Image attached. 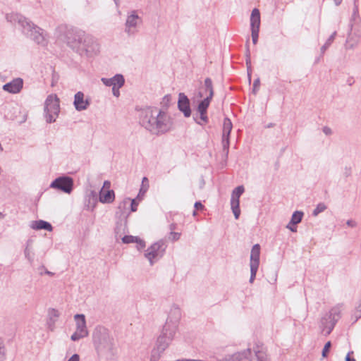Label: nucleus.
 Instances as JSON below:
<instances>
[{"label":"nucleus","mask_w":361,"mask_h":361,"mask_svg":"<svg viewBox=\"0 0 361 361\" xmlns=\"http://www.w3.org/2000/svg\"><path fill=\"white\" fill-rule=\"evenodd\" d=\"M61 39L80 55L85 54L92 56L99 51V44L97 40L92 35L76 27H66Z\"/></svg>","instance_id":"1"},{"label":"nucleus","mask_w":361,"mask_h":361,"mask_svg":"<svg viewBox=\"0 0 361 361\" xmlns=\"http://www.w3.org/2000/svg\"><path fill=\"white\" fill-rule=\"evenodd\" d=\"M180 315V310L178 307L171 309L166 323L151 351L150 361H159L164 352L172 343L178 330Z\"/></svg>","instance_id":"2"},{"label":"nucleus","mask_w":361,"mask_h":361,"mask_svg":"<svg viewBox=\"0 0 361 361\" xmlns=\"http://www.w3.org/2000/svg\"><path fill=\"white\" fill-rule=\"evenodd\" d=\"M140 122L152 135H161L170 131L173 128L171 117L157 107L149 106L142 110Z\"/></svg>","instance_id":"3"},{"label":"nucleus","mask_w":361,"mask_h":361,"mask_svg":"<svg viewBox=\"0 0 361 361\" xmlns=\"http://www.w3.org/2000/svg\"><path fill=\"white\" fill-rule=\"evenodd\" d=\"M6 19L13 25L18 24L22 33L38 44H44V31L34 24L28 18L18 13H11L6 15Z\"/></svg>","instance_id":"4"},{"label":"nucleus","mask_w":361,"mask_h":361,"mask_svg":"<svg viewBox=\"0 0 361 361\" xmlns=\"http://www.w3.org/2000/svg\"><path fill=\"white\" fill-rule=\"evenodd\" d=\"M93 343L98 354L111 353L114 339L109 330L104 326H97L92 335Z\"/></svg>","instance_id":"5"},{"label":"nucleus","mask_w":361,"mask_h":361,"mask_svg":"<svg viewBox=\"0 0 361 361\" xmlns=\"http://www.w3.org/2000/svg\"><path fill=\"white\" fill-rule=\"evenodd\" d=\"M44 116L49 123H54L60 112L59 99L56 95H49L44 102Z\"/></svg>","instance_id":"6"},{"label":"nucleus","mask_w":361,"mask_h":361,"mask_svg":"<svg viewBox=\"0 0 361 361\" xmlns=\"http://www.w3.org/2000/svg\"><path fill=\"white\" fill-rule=\"evenodd\" d=\"M340 312L336 308H333L329 314L324 316L321 319L320 328L325 336L329 335L333 331L338 319L340 317Z\"/></svg>","instance_id":"7"},{"label":"nucleus","mask_w":361,"mask_h":361,"mask_svg":"<svg viewBox=\"0 0 361 361\" xmlns=\"http://www.w3.org/2000/svg\"><path fill=\"white\" fill-rule=\"evenodd\" d=\"M260 245L255 244L252 246L250 257V277L249 282L252 283L255 279L256 274L259 266V257H260Z\"/></svg>","instance_id":"8"},{"label":"nucleus","mask_w":361,"mask_h":361,"mask_svg":"<svg viewBox=\"0 0 361 361\" xmlns=\"http://www.w3.org/2000/svg\"><path fill=\"white\" fill-rule=\"evenodd\" d=\"M73 179L68 176L56 178L50 185V188L70 194L73 189Z\"/></svg>","instance_id":"9"},{"label":"nucleus","mask_w":361,"mask_h":361,"mask_svg":"<svg viewBox=\"0 0 361 361\" xmlns=\"http://www.w3.org/2000/svg\"><path fill=\"white\" fill-rule=\"evenodd\" d=\"M166 245L163 240H160L152 244L145 251V256L153 264V259L156 257H161L166 250Z\"/></svg>","instance_id":"10"},{"label":"nucleus","mask_w":361,"mask_h":361,"mask_svg":"<svg viewBox=\"0 0 361 361\" xmlns=\"http://www.w3.org/2000/svg\"><path fill=\"white\" fill-rule=\"evenodd\" d=\"M244 191V186L239 185L233 190L231 194V207L235 219H238L240 214V197L243 195Z\"/></svg>","instance_id":"11"},{"label":"nucleus","mask_w":361,"mask_h":361,"mask_svg":"<svg viewBox=\"0 0 361 361\" xmlns=\"http://www.w3.org/2000/svg\"><path fill=\"white\" fill-rule=\"evenodd\" d=\"M250 26L252 43L256 44L258 42L260 26V13L257 8H254L252 11L250 16Z\"/></svg>","instance_id":"12"},{"label":"nucleus","mask_w":361,"mask_h":361,"mask_svg":"<svg viewBox=\"0 0 361 361\" xmlns=\"http://www.w3.org/2000/svg\"><path fill=\"white\" fill-rule=\"evenodd\" d=\"M141 23V18L137 16L135 11H133L131 14L127 16L125 23V32L128 36L135 35L137 32L136 27Z\"/></svg>","instance_id":"13"},{"label":"nucleus","mask_w":361,"mask_h":361,"mask_svg":"<svg viewBox=\"0 0 361 361\" xmlns=\"http://www.w3.org/2000/svg\"><path fill=\"white\" fill-rule=\"evenodd\" d=\"M212 99L210 97H206L203 100H202L197 105V111L200 114V119L201 121H199L196 117H193L196 123L199 125L206 124L209 122V118L207 116V109L210 104Z\"/></svg>","instance_id":"14"},{"label":"nucleus","mask_w":361,"mask_h":361,"mask_svg":"<svg viewBox=\"0 0 361 361\" xmlns=\"http://www.w3.org/2000/svg\"><path fill=\"white\" fill-rule=\"evenodd\" d=\"M232 128L233 124L231 121L228 118L226 117L224 119L223 123L222 146L226 155H228L229 151V137Z\"/></svg>","instance_id":"15"},{"label":"nucleus","mask_w":361,"mask_h":361,"mask_svg":"<svg viewBox=\"0 0 361 361\" xmlns=\"http://www.w3.org/2000/svg\"><path fill=\"white\" fill-rule=\"evenodd\" d=\"M178 109L183 114L185 117L188 118L190 116L191 108L190 99L183 92L178 94Z\"/></svg>","instance_id":"16"},{"label":"nucleus","mask_w":361,"mask_h":361,"mask_svg":"<svg viewBox=\"0 0 361 361\" xmlns=\"http://www.w3.org/2000/svg\"><path fill=\"white\" fill-rule=\"evenodd\" d=\"M90 104V100L89 99H85V94L82 92L79 91L75 94L73 105L75 109L81 111L86 110Z\"/></svg>","instance_id":"17"},{"label":"nucleus","mask_w":361,"mask_h":361,"mask_svg":"<svg viewBox=\"0 0 361 361\" xmlns=\"http://www.w3.org/2000/svg\"><path fill=\"white\" fill-rule=\"evenodd\" d=\"M23 87V80L20 78H16L11 82L3 85V90L12 94H17L20 92Z\"/></svg>","instance_id":"18"},{"label":"nucleus","mask_w":361,"mask_h":361,"mask_svg":"<svg viewBox=\"0 0 361 361\" xmlns=\"http://www.w3.org/2000/svg\"><path fill=\"white\" fill-rule=\"evenodd\" d=\"M102 82L104 85L108 87H115L118 86V87H122L125 83V79L123 75L121 74H116L114 77L111 78H102Z\"/></svg>","instance_id":"19"},{"label":"nucleus","mask_w":361,"mask_h":361,"mask_svg":"<svg viewBox=\"0 0 361 361\" xmlns=\"http://www.w3.org/2000/svg\"><path fill=\"white\" fill-rule=\"evenodd\" d=\"M75 319H76V331L80 334L86 336L88 335V331L86 326L85 317L84 314H75Z\"/></svg>","instance_id":"20"},{"label":"nucleus","mask_w":361,"mask_h":361,"mask_svg":"<svg viewBox=\"0 0 361 361\" xmlns=\"http://www.w3.org/2000/svg\"><path fill=\"white\" fill-rule=\"evenodd\" d=\"M98 202V194L94 190H91L85 199V207L87 209L92 211Z\"/></svg>","instance_id":"21"},{"label":"nucleus","mask_w":361,"mask_h":361,"mask_svg":"<svg viewBox=\"0 0 361 361\" xmlns=\"http://www.w3.org/2000/svg\"><path fill=\"white\" fill-rule=\"evenodd\" d=\"M60 316L59 312L54 309L50 308L48 310V319H47V326L49 329L51 331L54 329L55 323L57 321L58 318Z\"/></svg>","instance_id":"22"},{"label":"nucleus","mask_w":361,"mask_h":361,"mask_svg":"<svg viewBox=\"0 0 361 361\" xmlns=\"http://www.w3.org/2000/svg\"><path fill=\"white\" fill-rule=\"evenodd\" d=\"M115 199V193L113 190H109L104 192L103 188L99 191V200L102 203H111Z\"/></svg>","instance_id":"23"},{"label":"nucleus","mask_w":361,"mask_h":361,"mask_svg":"<svg viewBox=\"0 0 361 361\" xmlns=\"http://www.w3.org/2000/svg\"><path fill=\"white\" fill-rule=\"evenodd\" d=\"M30 227L34 230H46L51 231L53 227L51 224L44 220L33 221L31 222Z\"/></svg>","instance_id":"24"},{"label":"nucleus","mask_w":361,"mask_h":361,"mask_svg":"<svg viewBox=\"0 0 361 361\" xmlns=\"http://www.w3.org/2000/svg\"><path fill=\"white\" fill-rule=\"evenodd\" d=\"M204 88L205 92H209V95L207 96V97H210V99H212L214 97V87L212 80L210 78H205L204 82Z\"/></svg>","instance_id":"25"},{"label":"nucleus","mask_w":361,"mask_h":361,"mask_svg":"<svg viewBox=\"0 0 361 361\" xmlns=\"http://www.w3.org/2000/svg\"><path fill=\"white\" fill-rule=\"evenodd\" d=\"M304 213L301 211H295L293 213L289 224L296 225L301 222Z\"/></svg>","instance_id":"26"},{"label":"nucleus","mask_w":361,"mask_h":361,"mask_svg":"<svg viewBox=\"0 0 361 361\" xmlns=\"http://www.w3.org/2000/svg\"><path fill=\"white\" fill-rule=\"evenodd\" d=\"M336 35V32L335 31L329 36V37L327 39L324 44L321 47L322 54H324L325 51L330 47V45L334 40Z\"/></svg>","instance_id":"27"},{"label":"nucleus","mask_w":361,"mask_h":361,"mask_svg":"<svg viewBox=\"0 0 361 361\" xmlns=\"http://www.w3.org/2000/svg\"><path fill=\"white\" fill-rule=\"evenodd\" d=\"M245 56H246V65L247 66V75H248L249 81H250L251 74L250 73V65H251V59H250V49H249L248 45H247Z\"/></svg>","instance_id":"28"},{"label":"nucleus","mask_w":361,"mask_h":361,"mask_svg":"<svg viewBox=\"0 0 361 361\" xmlns=\"http://www.w3.org/2000/svg\"><path fill=\"white\" fill-rule=\"evenodd\" d=\"M326 209V206L324 203H323V202L319 203L317 205L316 208L313 210L312 215L314 216H317L319 214H320L321 212H323Z\"/></svg>","instance_id":"29"},{"label":"nucleus","mask_w":361,"mask_h":361,"mask_svg":"<svg viewBox=\"0 0 361 361\" xmlns=\"http://www.w3.org/2000/svg\"><path fill=\"white\" fill-rule=\"evenodd\" d=\"M6 359V347L4 342L1 338H0V361H4Z\"/></svg>","instance_id":"30"},{"label":"nucleus","mask_w":361,"mask_h":361,"mask_svg":"<svg viewBox=\"0 0 361 361\" xmlns=\"http://www.w3.org/2000/svg\"><path fill=\"white\" fill-rule=\"evenodd\" d=\"M139 237L133 235H125L122 238V242L126 244L133 243L137 242Z\"/></svg>","instance_id":"31"},{"label":"nucleus","mask_w":361,"mask_h":361,"mask_svg":"<svg viewBox=\"0 0 361 361\" xmlns=\"http://www.w3.org/2000/svg\"><path fill=\"white\" fill-rule=\"evenodd\" d=\"M354 317H355V322H357L360 318H361V300L359 301L358 305L355 307Z\"/></svg>","instance_id":"32"},{"label":"nucleus","mask_w":361,"mask_h":361,"mask_svg":"<svg viewBox=\"0 0 361 361\" xmlns=\"http://www.w3.org/2000/svg\"><path fill=\"white\" fill-rule=\"evenodd\" d=\"M331 347V341H328V342H326L325 343V345H324V346L323 348L322 352V355L323 357H327Z\"/></svg>","instance_id":"33"},{"label":"nucleus","mask_w":361,"mask_h":361,"mask_svg":"<svg viewBox=\"0 0 361 361\" xmlns=\"http://www.w3.org/2000/svg\"><path fill=\"white\" fill-rule=\"evenodd\" d=\"M171 102V95L166 94L163 97L161 104H162L163 107L168 108L169 106V104Z\"/></svg>","instance_id":"34"},{"label":"nucleus","mask_w":361,"mask_h":361,"mask_svg":"<svg viewBox=\"0 0 361 361\" xmlns=\"http://www.w3.org/2000/svg\"><path fill=\"white\" fill-rule=\"evenodd\" d=\"M10 111L13 112V115L9 116V113H8L6 116L8 117L11 120H15L16 118V116L15 115L16 113H19V109L16 106H13L11 108Z\"/></svg>","instance_id":"35"},{"label":"nucleus","mask_w":361,"mask_h":361,"mask_svg":"<svg viewBox=\"0 0 361 361\" xmlns=\"http://www.w3.org/2000/svg\"><path fill=\"white\" fill-rule=\"evenodd\" d=\"M86 336L80 334L78 331H75L71 337V340L73 341H79L80 338H85Z\"/></svg>","instance_id":"36"},{"label":"nucleus","mask_w":361,"mask_h":361,"mask_svg":"<svg viewBox=\"0 0 361 361\" xmlns=\"http://www.w3.org/2000/svg\"><path fill=\"white\" fill-rule=\"evenodd\" d=\"M260 86V80L259 78L255 79L253 82V87H252V92L254 94H256Z\"/></svg>","instance_id":"37"},{"label":"nucleus","mask_w":361,"mask_h":361,"mask_svg":"<svg viewBox=\"0 0 361 361\" xmlns=\"http://www.w3.org/2000/svg\"><path fill=\"white\" fill-rule=\"evenodd\" d=\"M24 254L25 257L29 260V262H32L33 261V257L31 256V251L29 249L28 246H27L24 250Z\"/></svg>","instance_id":"38"},{"label":"nucleus","mask_w":361,"mask_h":361,"mask_svg":"<svg viewBox=\"0 0 361 361\" xmlns=\"http://www.w3.org/2000/svg\"><path fill=\"white\" fill-rule=\"evenodd\" d=\"M135 243L137 244V248L138 250H140L145 247V242L140 238H137Z\"/></svg>","instance_id":"39"},{"label":"nucleus","mask_w":361,"mask_h":361,"mask_svg":"<svg viewBox=\"0 0 361 361\" xmlns=\"http://www.w3.org/2000/svg\"><path fill=\"white\" fill-rule=\"evenodd\" d=\"M137 206H138V203L136 202V200L135 199H133L131 200V203H130V210L131 212H136L137 210Z\"/></svg>","instance_id":"40"},{"label":"nucleus","mask_w":361,"mask_h":361,"mask_svg":"<svg viewBox=\"0 0 361 361\" xmlns=\"http://www.w3.org/2000/svg\"><path fill=\"white\" fill-rule=\"evenodd\" d=\"M255 356L257 357V361H265L264 360V353L261 351L255 352Z\"/></svg>","instance_id":"41"},{"label":"nucleus","mask_w":361,"mask_h":361,"mask_svg":"<svg viewBox=\"0 0 361 361\" xmlns=\"http://www.w3.org/2000/svg\"><path fill=\"white\" fill-rule=\"evenodd\" d=\"M170 235L172 236V240H173V241L178 240L180 236V233L173 232V231H171L170 233Z\"/></svg>","instance_id":"42"},{"label":"nucleus","mask_w":361,"mask_h":361,"mask_svg":"<svg viewBox=\"0 0 361 361\" xmlns=\"http://www.w3.org/2000/svg\"><path fill=\"white\" fill-rule=\"evenodd\" d=\"M121 87H118V86H115L114 87H112V92H113V94L116 97H118L119 95H120V91H119V89Z\"/></svg>","instance_id":"43"},{"label":"nucleus","mask_w":361,"mask_h":361,"mask_svg":"<svg viewBox=\"0 0 361 361\" xmlns=\"http://www.w3.org/2000/svg\"><path fill=\"white\" fill-rule=\"evenodd\" d=\"M346 224L352 228H355L357 226V222L353 219H349L346 221Z\"/></svg>","instance_id":"44"},{"label":"nucleus","mask_w":361,"mask_h":361,"mask_svg":"<svg viewBox=\"0 0 361 361\" xmlns=\"http://www.w3.org/2000/svg\"><path fill=\"white\" fill-rule=\"evenodd\" d=\"M353 18L358 16V5H353Z\"/></svg>","instance_id":"45"},{"label":"nucleus","mask_w":361,"mask_h":361,"mask_svg":"<svg viewBox=\"0 0 361 361\" xmlns=\"http://www.w3.org/2000/svg\"><path fill=\"white\" fill-rule=\"evenodd\" d=\"M323 133L326 135H330L332 134V130L329 127L324 126L322 129Z\"/></svg>","instance_id":"46"},{"label":"nucleus","mask_w":361,"mask_h":361,"mask_svg":"<svg viewBox=\"0 0 361 361\" xmlns=\"http://www.w3.org/2000/svg\"><path fill=\"white\" fill-rule=\"evenodd\" d=\"M194 207L195 208L196 210H200L204 208V205L202 204L201 202L198 201L195 203Z\"/></svg>","instance_id":"47"},{"label":"nucleus","mask_w":361,"mask_h":361,"mask_svg":"<svg viewBox=\"0 0 361 361\" xmlns=\"http://www.w3.org/2000/svg\"><path fill=\"white\" fill-rule=\"evenodd\" d=\"M344 176L345 177L348 178L351 176V168L350 167H345L344 169Z\"/></svg>","instance_id":"48"},{"label":"nucleus","mask_w":361,"mask_h":361,"mask_svg":"<svg viewBox=\"0 0 361 361\" xmlns=\"http://www.w3.org/2000/svg\"><path fill=\"white\" fill-rule=\"evenodd\" d=\"M68 361H80V356L78 354H73Z\"/></svg>","instance_id":"49"},{"label":"nucleus","mask_w":361,"mask_h":361,"mask_svg":"<svg viewBox=\"0 0 361 361\" xmlns=\"http://www.w3.org/2000/svg\"><path fill=\"white\" fill-rule=\"evenodd\" d=\"M353 351H350V352H349V353L347 354V355H346V357H345V361H356L355 358H352V357H350V354H353Z\"/></svg>","instance_id":"50"},{"label":"nucleus","mask_w":361,"mask_h":361,"mask_svg":"<svg viewBox=\"0 0 361 361\" xmlns=\"http://www.w3.org/2000/svg\"><path fill=\"white\" fill-rule=\"evenodd\" d=\"M130 200L129 198H127L125 200H123V202L122 203H121L118 206V209H121L122 206L123 205V207H125V205L126 204H128V201Z\"/></svg>","instance_id":"51"},{"label":"nucleus","mask_w":361,"mask_h":361,"mask_svg":"<svg viewBox=\"0 0 361 361\" xmlns=\"http://www.w3.org/2000/svg\"><path fill=\"white\" fill-rule=\"evenodd\" d=\"M110 185H111V183L109 180H105L104 182V185H103V187L102 188H103V189L104 188H110Z\"/></svg>","instance_id":"52"},{"label":"nucleus","mask_w":361,"mask_h":361,"mask_svg":"<svg viewBox=\"0 0 361 361\" xmlns=\"http://www.w3.org/2000/svg\"><path fill=\"white\" fill-rule=\"evenodd\" d=\"M288 229H290L292 232H296L297 228L295 227L290 226L289 224L286 226Z\"/></svg>","instance_id":"53"},{"label":"nucleus","mask_w":361,"mask_h":361,"mask_svg":"<svg viewBox=\"0 0 361 361\" xmlns=\"http://www.w3.org/2000/svg\"><path fill=\"white\" fill-rule=\"evenodd\" d=\"M343 0H334V2L336 6H338L342 3Z\"/></svg>","instance_id":"54"},{"label":"nucleus","mask_w":361,"mask_h":361,"mask_svg":"<svg viewBox=\"0 0 361 361\" xmlns=\"http://www.w3.org/2000/svg\"><path fill=\"white\" fill-rule=\"evenodd\" d=\"M147 188H146V189H143V188H142L140 190V193H139V194H140V193H143V194H144V193L147 191ZM139 195H138V196H139Z\"/></svg>","instance_id":"55"},{"label":"nucleus","mask_w":361,"mask_h":361,"mask_svg":"<svg viewBox=\"0 0 361 361\" xmlns=\"http://www.w3.org/2000/svg\"><path fill=\"white\" fill-rule=\"evenodd\" d=\"M274 123H269L267 126V128H272L274 126Z\"/></svg>","instance_id":"56"},{"label":"nucleus","mask_w":361,"mask_h":361,"mask_svg":"<svg viewBox=\"0 0 361 361\" xmlns=\"http://www.w3.org/2000/svg\"><path fill=\"white\" fill-rule=\"evenodd\" d=\"M145 182H147V183L148 182V179H147V177H144V178H142V184H144V183H145Z\"/></svg>","instance_id":"57"},{"label":"nucleus","mask_w":361,"mask_h":361,"mask_svg":"<svg viewBox=\"0 0 361 361\" xmlns=\"http://www.w3.org/2000/svg\"><path fill=\"white\" fill-rule=\"evenodd\" d=\"M114 1L115 4H116V6L118 7V5H119L120 0H114Z\"/></svg>","instance_id":"58"},{"label":"nucleus","mask_w":361,"mask_h":361,"mask_svg":"<svg viewBox=\"0 0 361 361\" xmlns=\"http://www.w3.org/2000/svg\"><path fill=\"white\" fill-rule=\"evenodd\" d=\"M357 2H358V0H353V5H358Z\"/></svg>","instance_id":"59"},{"label":"nucleus","mask_w":361,"mask_h":361,"mask_svg":"<svg viewBox=\"0 0 361 361\" xmlns=\"http://www.w3.org/2000/svg\"><path fill=\"white\" fill-rule=\"evenodd\" d=\"M196 214H197V212L195 210V211L193 212V216H195Z\"/></svg>","instance_id":"60"},{"label":"nucleus","mask_w":361,"mask_h":361,"mask_svg":"<svg viewBox=\"0 0 361 361\" xmlns=\"http://www.w3.org/2000/svg\"><path fill=\"white\" fill-rule=\"evenodd\" d=\"M173 228V224H171V229Z\"/></svg>","instance_id":"61"},{"label":"nucleus","mask_w":361,"mask_h":361,"mask_svg":"<svg viewBox=\"0 0 361 361\" xmlns=\"http://www.w3.org/2000/svg\"><path fill=\"white\" fill-rule=\"evenodd\" d=\"M47 274H51V273L50 271H47Z\"/></svg>","instance_id":"62"},{"label":"nucleus","mask_w":361,"mask_h":361,"mask_svg":"<svg viewBox=\"0 0 361 361\" xmlns=\"http://www.w3.org/2000/svg\"><path fill=\"white\" fill-rule=\"evenodd\" d=\"M1 216H3V214H2V213H1V212H0V218H1Z\"/></svg>","instance_id":"63"}]
</instances>
